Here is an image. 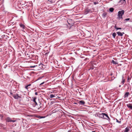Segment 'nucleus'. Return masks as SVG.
Instances as JSON below:
<instances>
[{
  "label": "nucleus",
  "mask_w": 132,
  "mask_h": 132,
  "mask_svg": "<svg viewBox=\"0 0 132 132\" xmlns=\"http://www.w3.org/2000/svg\"><path fill=\"white\" fill-rule=\"evenodd\" d=\"M124 11L123 10L120 11L118 12V18L119 19H122V16L124 14Z\"/></svg>",
  "instance_id": "obj_1"
},
{
  "label": "nucleus",
  "mask_w": 132,
  "mask_h": 132,
  "mask_svg": "<svg viewBox=\"0 0 132 132\" xmlns=\"http://www.w3.org/2000/svg\"><path fill=\"white\" fill-rule=\"evenodd\" d=\"M6 122H15L16 120H12L9 117H8L6 119Z\"/></svg>",
  "instance_id": "obj_2"
},
{
  "label": "nucleus",
  "mask_w": 132,
  "mask_h": 132,
  "mask_svg": "<svg viewBox=\"0 0 132 132\" xmlns=\"http://www.w3.org/2000/svg\"><path fill=\"white\" fill-rule=\"evenodd\" d=\"M13 97L15 99H18V98H20L21 97L19 95L17 94H15L12 95Z\"/></svg>",
  "instance_id": "obj_3"
},
{
  "label": "nucleus",
  "mask_w": 132,
  "mask_h": 132,
  "mask_svg": "<svg viewBox=\"0 0 132 132\" xmlns=\"http://www.w3.org/2000/svg\"><path fill=\"white\" fill-rule=\"evenodd\" d=\"M39 105H37L35 104V106L38 109H39V108H40L42 107V105L41 104V103H40V102H39L38 103Z\"/></svg>",
  "instance_id": "obj_4"
},
{
  "label": "nucleus",
  "mask_w": 132,
  "mask_h": 132,
  "mask_svg": "<svg viewBox=\"0 0 132 132\" xmlns=\"http://www.w3.org/2000/svg\"><path fill=\"white\" fill-rule=\"evenodd\" d=\"M127 107L130 109L132 110V104L129 103L126 105Z\"/></svg>",
  "instance_id": "obj_5"
},
{
  "label": "nucleus",
  "mask_w": 132,
  "mask_h": 132,
  "mask_svg": "<svg viewBox=\"0 0 132 132\" xmlns=\"http://www.w3.org/2000/svg\"><path fill=\"white\" fill-rule=\"evenodd\" d=\"M122 80L121 81V84L122 85H123L124 84L125 82V79H124V76L123 75L122 76Z\"/></svg>",
  "instance_id": "obj_6"
},
{
  "label": "nucleus",
  "mask_w": 132,
  "mask_h": 132,
  "mask_svg": "<svg viewBox=\"0 0 132 132\" xmlns=\"http://www.w3.org/2000/svg\"><path fill=\"white\" fill-rule=\"evenodd\" d=\"M117 33L119 36H122L123 35V34H124V32L121 33L119 32H117Z\"/></svg>",
  "instance_id": "obj_7"
},
{
  "label": "nucleus",
  "mask_w": 132,
  "mask_h": 132,
  "mask_svg": "<svg viewBox=\"0 0 132 132\" xmlns=\"http://www.w3.org/2000/svg\"><path fill=\"white\" fill-rule=\"evenodd\" d=\"M129 94H130L129 92H126L124 94V97L125 98H126V97H127Z\"/></svg>",
  "instance_id": "obj_8"
},
{
  "label": "nucleus",
  "mask_w": 132,
  "mask_h": 132,
  "mask_svg": "<svg viewBox=\"0 0 132 132\" xmlns=\"http://www.w3.org/2000/svg\"><path fill=\"white\" fill-rule=\"evenodd\" d=\"M130 128L129 127H126L124 131V132H129V131H130Z\"/></svg>",
  "instance_id": "obj_9"
},
{
  "label": "nucleus",
  "mask_w": 132,
  "mask_h": 132,
  "mask_svg": "<svg viewBox=\"0 0 132 132\" xmlns=\"http://www.w3.org/2000/svg\"><path fill=\"white\" fill-rule=\"evenodd\" d=\"M78 103L79 104H80L81 105H84L85 104V102L84 101L81 100V101H80L78 102Z\"/></svg>",
  "instance_id": "obj_10"
},
{
  "label": "nucleus",
  "mask_w": 132,
  "mask_h": 132,
  "mask_svg": "<svg viewBox=\"0 0 132 132\" xmlns=\"http://www.w3.org/2000/svg\"><path fill=\"white\" fill-rule=\"evenodd\" d=\"M36 97H34L33 98V101L35 103V104L37 105V103L36 101Z\"/></svg>",
  "instance_id": "obj_11"
},
{
  "label": "nucleus",
  "mask_w": 132,
  "mask_h": 132,
  "mask_svg": "<svg viewBox=\"0 0 132 132\" xmlns=\"http://www.w3.org/2000/svg\"><path fill=\"white\" fill-rule=\"evenodd\" d=\"M100 115H102L103 117H104V116H105L106 117L107 116L108 117V115L107 114H106L105 113H101V114H100Z\"/></svg>",
  "instance_id": "obj_12"
},
{
  "label": "nucleus",
  "mask_w": 132,
  "mask_h": 132,
  "mask_svg": "<svg viewBox=\"0 0 132 132\" xmlns=\"http://www.w3.org/2000/svg\"><path fill=\"white\" fill-rule=\"evenodd\" d=\"M111 63H112L114 64H116L117 63V62L113 60H112L111 62Z\"/></svg>",
  "instance_id": "obj_13"
},
{
  "label": "nucleus",
  "mask_w": 132,
  "mask_h": 132,
  "mask_svg": "<svg viewBox=\"0 0 132 132\" xmlns=\"http://www.w3.org/2000/svg\"><path fill=\"white\" fill-rule=\"evenodd\" d=\"M114 38H115L116 36V34L115 32H113L112 34Z\"/></svg>",
  "instance_id": "obj_14"
},
{
  "label": "nucleus",
  "mask_w": 132,
  "mask_h": 132,
  "mask_svg": "<svg viewBox=\"0 0 132 132\" xmlns=\"http://www.w3.org/2000/svg\"><path fill=\"white\" fill-rule=\"evenodd\" d=\"M31 84H29L28 85H27L26 86L25 88L26 89H28V88H29V87H28L29 86H30L31 85Z\"/></svg>",
  "instance_id": "obj_15"
},
{
  "label": "nucleus",
  "mask_w": 132,
  "mask_h": 132,
  "mask_svg": "<svg viewBox=\"0 0 132 132\" xmlns=\"http://www.w3.org/2000/svg\"><path fill=\"white\" fill-rule=\"evenodd\" d=\"M130 78L129 76H128V79H127V82H130Z\"/></svg>",
  "instance_id": "obj_16"
},
{
  "label": "nucleus",
  "mask_w": 132,
  "mask_h": 132,
  "mask_svg": "<svg viewBox=\"0 0 132 132\" xmlns=\"http://www.w3.org/2000/svg\"><path fill=\"white\" fill-rule=\"evenodd\" d=\"M114 10V9L113 8H111L109 9L110 11L111 12H112Z\"/></svg>",
  "instance_id": "obj_17"
},
{
  "label": "nucleus",
  "mask_w": 132,
  "mask_h": 132,
  "mask_svg": "<svg viewBox=\"0 0 132 132\" xmlns=\"http://www.w3.org/2000/svg\"><path fill=\"white\" fill-rule=\"evenodd\" d=\"M55 97V95H53V94H51L50 96V98H52L53 97Z\"/></svg>",
  "instance_id": "obj_18"
},
{
  "label": "nucleus",
  "mask_w": 132,
  "mask_h": 132,
  "mask_svg": "<svg viewBox=\"0 0 132 132\" xmlns=\"http://www.w3.org/2000/svg\"><path fill=\"white\" fill-rule=\"evenodd\" d=\"M20 27L22 28L23 29H24V28L25 26L24 25L20 24Z\"/></svg>",
  "instance_id": "obj_19"
},
{
  "label": "nucleus",
  "mask_w": 132,
  "mask_h": 132,
  "mask_svg": "<svg viewBox=\"0 0 132 132\" xmlns=\"http://www.w3.org/2000/svg\"><path fill=\"white\" fill-rule=\"evenodd\" d=\"M116 121L117 122L119 123H121V121H119L118 119H116Z\"/></svg>",
  "instance_id": "obj_20"
},
{
  "label": "nucleus",
  "mask_w": 132,
  "mask_h": 132,
  "mask_svg": "<svg viewBox=\"0 0 132 132\" xmlns=\"http://www.w3.org/2000/svg\"><path fill=\"white\" fill-rule=\"evenodd\" d=\"M115 28L117 30L118 29H121V28L117 27L116 26L115 27Z\"/></svg>",
  "instance_id": "obj_21"
},
{
  "label": "nucleus",
  "mask_w": 132,
  "mask_h": 132,
  "mask_svg": "<svg viewBox=\"0 0 132 132\" xmlns=\"http://www.w3.org/2000/svg\"><path fill=\"white\" fill-rule=\"evenodd\" d=\"M107 117L108 118V120L109 121H110V118L108 116V117Z\"/></svg>",
  "instance_id": "obj_22"
},
{
  "label": "nucleus",
  "mask_w": 132,
  "mask_h": 132,
  "mask_svg": "<svg viewBox=\"0 0 132 132\" xmlns=\"http://www.w3.org/2000/svg\"><path fill=\"white\" fill-rule=\"evenodd\" d=\"M42 77H39L38 78V80H39V79H41L42 78Z\"/></svg>",
  "instance_id": "obj_23"
},
{
  "label": "nucleus",
  "mask_w": 132,
  "mask_h": 132,
  "mask_svg": "<svg viewBox=\"0 0 132 132\" xmlns=\"http://www.w3.org/2000/svg\"><path fill=\"white\" fill-rule=\"evenodd\" d=\"M129 20V18H127V19H125V20L126 21H128Z\"/></svg>",
  "instance_id": "obj_24"
},
{
  "label": "nucleus",
  "mask_w": 132,
  "mask_h": 132,
  "mask_svg": "<svg viewBox=\"0 0 132 132\" xmlns=\"http://www.w3.org/2000/svg\"><path fill=\"white\" fill-rule=\"evenodd\" d=\"M44 83V82H43L42 83L40 84V85H43Z\"/></svg>",
  "instance_id": "obj_25"
},
{
  "label": "nucleus",
  "mask_w": 132,
  "mask_h": 132,
  "mask_svg": "<svg viewBox=\"0 0 132 132\" xmlns=\"http://www.w3.org/2000/svg\"><path fill=\"white\" fill-rule=\"evenodd\" d=\"M37 94H38L37 93V92H35V94L36 95H37Z\"/></svg>",
  "instance_id": "obj_26"
},
{
  "label": "nucleus",
  "mask_w": 132,
  "mask_h": 132,
  "mask_svg": "<svg viewBox=\"0 0 132 132\" xmlns=\"http://www.w3.org/2000/svg\"><path fill=\"white\" fill-rule=\"evenodd\" d=\"M106 14L105 13H104L103 14V15L104 16H105V15H106Z\"/></svg>",
  "instance_id": "obj_27"
},
{
  "label": "nucleus",
  "mask_w": 132,
  "mask_h": 132,
  "mask_svg": "<svg viewBox=\"0 0 132 132\" xmlns=\"http://www.w3.org/2000/svg\"><path fill=\"white\" fill-rule=\"evenodd\" d=\"M97 4V3L96 2H94V4L95 5H96V4Z\"/></svg>",
  "instance_id": "obj_28"
},
{
  "label": "nucleus",
  "mask_w": 132,
  "mask_h": 132,
  "mask_svg": "<svg viewBox=\"0 0 132 132\" xmlns=\"http://www.w3.org/2000/svg\"><path fill=\"white\" fill-rule=\"evenodd\" d=\"M32 67H32H30L31 68H34V67Z\"/></svg>",
  "instance_id": "obj_29"
},
{
  "label": "nucleus",
  "mask_w": 132,
  "mask_h": 132,
  "mask_svg": "<svg viewBox=\"0 0 132 132\" xmlns=\"http://www.w3.org/2000/svg\"><path fill=\"white\" fill-rule=\"evenodd\" d=\"M92 132H96V131H92Z\"/></svg>",
  "instance_id": "obj_30"
},
{
  "label": "nucleus",
  "mask_w": 132,
  "mask_h": 132,
  "mask_svg": "<svg viewBox=\"0 0 132 132\" xmlns=\"http://www.w3.org/2000/svg\"><path fill=\"white\" fill-rule=\"evenodd\" d=\"M87 13H86V12H85V14H87Z\"/></svg>",
  "instance_id": "obj_31"
},
{
  "label": "nucleus",
  "mask_w": 132,
  "mask_h": 132,
  "mask_svg": "<svg viewBox=\"0 0 132 132\" xmlns=\"http://www.w3.org/2000/svg\"><path fill=\"white\" fill-rule=\"evenodd\" d=\"M92 69H94V68H93V67H92Z\"/></svg>",
  "instance_id": "obj_32"
},
{
  "label": "nucleus",
  "mask_w": 132,
  "mask_h": 132,
  "mask_svg": "<svg viewBox=\"0 0 132 132\" xmlns=\"http://www.w3.org/2000/svg\"><path fill=\"white\" fill-rule=\"evenodd\" d=\"M68 132H70V131H68Z\"/></svg>",
  "instance_id": "obj_33"
},
{
  "label": "nucleus",
  "mask_w": 132,
  "mask_h": 132,
  "mask_svg": "<svg viewBox=\"0 0 132 132\" xmlns=\"http://www.w3.org/2000/svg\"><path fill=\"white\" fill-rule=\"evenodd\" d=\"M121 86L120 85H119V87H121Z\"/></svg>",
  "instance_id": "obj_34"
},
{
  "label": "nucleus",
  "mask_w": 132,
  "mask_h": 132,
  "mask_svg": "<svg viewBox=\"0 0 132 132\" xmlns=\"http://www.w3.org/2000/svg\"><path fill=\"white\" fill-rule=\"evenodd\" d=\"M111 76L112 75V74L111 73L110 75Z\"/></svg>",
  "instance_id": "obj_35"
},
{
  "label": "nucleus",
  "mask_w": 132,
  "mask_h": 132,
  "mask_svg": "<svg viewBox=\"0 0 132 132\" xmlns=\"http://www.w3.org/2000/svg\"><path fill=\"white\" fill-rule=\"evenodd\" d=\"M94 65H96V64H94Z\"/></svg>",
  "instance_id": "obj_36"
},
{
  "label": "nucleus",
  "mask_w": 132,
  "mask_h": 132,
  "mask_svg": "<svg viewBox=\"0 0 132 132\" xmlns=\"http://www.w3.org/2000/svg\"><path fill=\"white\" fill-rule=\"evenodd\" d=\"M114 77H113V79H114Z\"/></svg>",
  "instance_id": "obj_37"
}]
</instances>
